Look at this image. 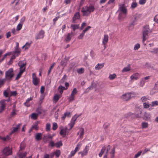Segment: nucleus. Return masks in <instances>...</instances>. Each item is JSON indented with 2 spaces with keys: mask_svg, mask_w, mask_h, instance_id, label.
I'll use <instances>...</instances> for the list:
<instances>
[{
  "mask_svg": "<svg viewBox=\"0 0 158 158\" xmlns=\"http://www.w3.org/2000/svg\"><path fill=\"white\" fill-rule=\"evenodd\" d=\"M117 12L118 13V19L120 21L123 20L126 17L127 13V9L123 4L119 5Z\"/></svg>",
  "mask_w": 158,
  "mask_h": 158,
  "instance_id": "1",
  "label": "nucleus"
},
{
  "mask_svg": "<svg viewBox=\"0 0 158 158\" xmlns=\"http://www.w3.org/2000/svg\"><path fill=\"white\" fill-rule=\"evenodd\" d=\"M94 10V5H90L89 6H86L83 7L81 9V12L83 16H87L93 12Z\"/></svg>",
  "mask_w": 158,
  "mask_h": 158,
  "instance_id": "2",
  "label": "nucleus"
},
{
  "mask_svg": "<svg viewBox=\"0 0 158 158\" xmlns=\"http://www.w3.org/2000/svg\"><path fill=\"white\" fill-rule=\"evenodd\" d=\"M152 32V31L150 29L148 25H146L143 27L142 32V38L143 42L148 39L149 35Z\"/></svg>",
  "mask_w": 158,
  "mask_h": 158,
  "instance_id": "3",
  "label": "nucleus"
},
{
  "mask_svg": "<svg viewBox=\"0 0 158 158\" xmlns=\"http://www.w3.org/2000/svg\"><path fill=\"white\" fill-rule=\"evenodd\" d=\"M13 70L12 68H10L5 73V78L7 80L11 79L14 76Z\"/></svg>",
  "mask_w": 158,
  "mask_h": 158,
  "instance_id": "4",
  "label": "nucleus"
},
{
  "mask_svg": "<svg viewBox=\"0 0 158 158\" xmlns=\"http://www.w3.org/2000/svg\"><path fill=\"white\" fill-rule=\"evenodd\" d=\"M79 116V115L76 114L72 117L70 123L68 124V125L70 128V130L72 129L75 123V121Z\"/></svg>",
  "mask_w": 158,
  "mask_h": 158,
  "instance_id": "5",
  "label": "nucleus"
},
{
  "mask_svg": "<svg viewBox=\"0 0 158 158\" xmlns=\"http://www.w3.org/2000/svg\"><path fill=\"white\" fill-rule=\"evenodd\" d=\"M32 82L35 86H37L40 83V79L37 77L35 74L33 73L32 74Z\"/></svg>",
  "mask_w": 158,
  "mask_h": 158,
  "instance_id": "6",
  "label": "nucleus"
},
{
  "mask_svg": "<svg viewBox=\"0 0 158 158\" xmlns=\"http://www.w3.org/2000/svg\"><path fill=\"white\" fill-rule=\"evenodd\" d=\"M89 147L88 145H86L85 148L82 151L78 153V154H81V157L86 156L88 153L89 150Z\"/></svg>",
  "mask_w": 158,
  "mask_h": 158,
  "instance_id": "7",
  "label": "nucleus"
},
{
  "mask_svg": "<svg viewBox=\"0 0 158 158\" xmlns=\"http://www.w3.org/2000/svg\"><path fill=\"white\" fill-rule=\"evenodd\" d=\"M108 35L107 34L104 35L102 39V45L104 46V49L106 48V45L108 43Z\"/></svg>",
  "mask_w": 158,
  "mask_h": 158,
  "instance_id": "8",
  "label": "nucleus"
},
{
  "mask_svg": "<svg viewBox=\"0 0 158 158\" xmlns=\"http://www.w3.org/2000/svg\"><path fill=\"white\" fill-rule=\"evenodd\" d=\"M131 93H128L123 94L121 96V98L124 101H127L131 98Z\"/></svg>",
  "mask_w": 158,
  "mask_h": 158,
  "instance_id": "9",
  "label": "nucleus"
},
{
  "mask_svg": "<svg viewBox=\"0 0 158 158\" xmlns=\"http://www.w3.org/2000/svg\"><path fill=\"white\" fill-rule=\"evenodd\" d=\"M26 63L24 61H20L18 63V65L19 67L20 70L25 69V65Z\"/></svg>",
  "mask_w": 158,
  "mask_h": 158,
  "instance_id": "10",
  "label": "nucleus"
},
{
  "mask_svg": "<svg viewBox=\"0 0 158 158\" xmlns=\"http://www.w3.org/2000/svg\"><path fill=\"white\" fill-rule=\"evenodd\" d=\"M2 152L5 155L7 156L11 154V151L10 148L9 147H6L3 150Z\"/></svg>",
  "mask_w": 158,
  "mask_h": 158,
  "instance_id": "11",
  "label": "nucleus"
},
{
  "mask_svg": "<svg viewBox=\"0 0 158 158\" xmlns=\"http://www.w3.org/2000/svg\"><path fill=\"white\" fill-rule=\"evenodd\" d=\"M140 77V74L137 73H135L132 75L130 77L131 80H137Z\"/></svg>",
  "mask_w": 158,
  "mask_h": 158,
  "instance_id": "12",
  "label": "nucleus"
},
{
  "mask_svg": "<svg viewBox=\"0 0 158 158\" xmlns=\"http://www.w3.org/2000/svg\"><path fill=\"white\" fill-rule=\"evenodd\" d=\"M74 35V34L72 32L68 33L65 38L64 40L66 42H69Z\"/></svg>",
  "mask_w": 158,
  "mask_h": 158,
  "instance_id": "13",
  "label": "nucleus"
},
{
  "mask_svg": "<svg viewBox=\"0 0 158 158\" xmlns=\"http://www.w3.org/2000/svg\"><path fill=\"white\" fill-rule=\"evenodd\" d=\"M6 100H3L0 101V104L1 106H0V113H2L3 111L4 110L5 106Z\"/></svg>",
  "mask_w": 158,
  "mask_h": 158,
  "instance_id": "14",
  "label": "nucleus"
},
{
  "mask_svg": "<svg viewBox=\"0 0 158 158\" xmlns=\"http://www.w3.org/2000/svg\"><path fill=\"white\" fill-rule=\"evenodd\" d=\"M158 91V83L156 82L155 84V86L154 87L153 89L151 91L150 93L151 94H153Z\"/></svg>",
  "mask_w": 158,
  "mask_h": 158,
  "instance_id": "15",
  "label": "nucleus"
},
{
  "mask_svg": "<svg viewBox=\"0 0 158 158\" xmlns=\"http://www.w3.org/2000/svg\"><path fill=\"white\" fill-rule=\"evenodd\" d=\"M67 130V127H65L64 128H60V135L63 137L65 136L66 135Z\"/></svg>",
  "mask_w": 158,
  "mask_h": 158,
  "instance_id": "16",
  "label": "nucleus"
},
{
  "mask_svg": "<svg viewBox=\"0 0 158 158\" xmlns=\"http://www.w3.org/2000/svg\"><path fill=\"white\" fill-rule=\"evenodd\" d=\"M44 32L43 31H40L35 37L36 39L37 40L43 38L44 37Z\"/></svg>",
  "mask_w": 158,
  "mask_h": 158,
  "instance_id": "17",
  "label": "nucleus"
},
{
  "mask_svg": "<svg viewBox=\"0 0 158 158\" xmlns=\"http://www.w3.org/2000/svg\"><path fill=\"white\" fill-rule=\"evenodd\" d=\"M84 132V129L83 128H81L79 129V130L77 133V134L79 135V137L81 139L83 137Z\"/></svg>",
  "mask_w": 158,
  "mask_h": 158,
  "instance_id": "18",
  "label": "nucleus"
},
{
  "mask_svg": "<svg viewBox=\"0 0 158 158\" xmlns=\"http://www.w3.org/2000/svg\"><path fill=\"white\" fill-rule=\"evenodd\" d=\"M32 42L31 41L27 42L22 47V48H24L25 50L28 49L31 46V44H32Z\"/></svg>",
  "mask_w": 158,
  "mask_h": 158,
  "instance_id": "19",
  "label": "nucleus"
},
{
  "mask_svg": "<svg viewBox=\"0 0 158 158\" xmlns=\"http://www.w3.org/2000/svg\"><path fill=\"white\" fill-rule=\"evenodd\" d=\"M142 113L141 110L140 108L137 109L135 113V114L136 118H139L141 116Z\"/></svg>",
  "mask_w": 158,
  "mask_h": 158,
  "instance_id": "20",
  "label": "nucleus"
},
{
  "mask_svg": "<svg viewBox=\"0 0 158 158\" xmlns=\"http://www.w3.org/2000/svg\"><path fill=\"white\" fill-rule=\"evenodd\" d=\"M21 124H19L17 125L16 127H14L12 131L10 133V135H11L17 131L18 130V129L21 126Z\"/></svg>",
  "mask_w": 158,
  "mask_h": 158,
  "instance_id": "21",
  "label": "nucleus"
},
{
  "mask_svg": "<svg viewBox=\"0 0 158 158\" xmlns=\"http://www.w3.org/2000/svg\"><path fill=\"white\" fill-rule=\"evenodd\" d=\"M144 118L146 120L150 121L151 118V114L150 113L145 112L144 114Z\"/></svg>",
  "mask_w": 158,
  "mask_h": 158,
  "instance_id": "22",
  "label": "nucleus"
},
{
  "mask_svg": "<svg viewBox=\"0 0 158 158\" xmlns=\"http://www.w3.org/2000/svg\"><path fill=\"white\" fill-rule=\"evenodd\" d=\"M104 63H98L95 66V69L96 70H99L101 69L104 66Z\"/></svg>",
  "mask_w": 158,
  "mask_h": 158,
  "instance_id": "23",
  "label": "nucleus"
},
{
  "mask_svg": "<svg viewBox=\"0 0 158 158\" xmlns=\"http://www.w3.org/2000/svg\"><path fill=\"white\" fill-rule=\"evenodd\" d=\"M10 92V88H7L3 92V95L5 97H8L9 96V94Z\"/></svg>",
  "mask_w": 158,
  "mask_h": 158,
  "instance_id": "24",
  "label": "nucleus"
},
{
  "mask_svg": "<svg viewBox=\"0 0 158 158\" xmlns=\"http://www.w3.org/2000/svg\"><path fill=\"white\" fill-rule=\"evenodd\" d=\"M80 18V15L79 13L77 12L73 16V19L72 23H75V21L77 19H78Z\"/></svg>",
  "mask_w": 158,
  "mask_h": 158,
  "instance_id": "25",
  "label": "nucleus"
},
{
  "mask_svg": "<svg viewBox=\"0 0 158 158\" xmlns=\"http://www.w3.org/2000/svg\"><path fill=\"white\" fill-rule=\"evenodd\" d=\"M131 69V67L130 65H128L127 66L125 67L122 70V73H125L130 71Z\"/></svg>",
  "mask_w": 158,
  "mask_h": 158,
  "instance_id": "26",
  "label": "nucleus"
},
{
  "mask_svg": "<svg viewBox=\"0 0 158 158\" xmlns=\"http://www.w3.org/2000/svg\"><path fill=\"white\" fill-rule=\"evenodd\" d=\"M150 98L148 96H143L140 99V100L143 102H145L148 100H149Z\"/></svg>",
  "mask_w": 158,
  "mask_h": 158,
  "instance_id": "27",
  "label": "nucleus"
},
{
  "mask_svg": "<svg viewBox=\"0 0 158 158\" xmlns=\"http://www.w3.org/2000/svg\"><path fill=\"white\" fill-rule=\"evenodd\" d=\"M60 150H56L53 152V156L55 155L57 157H58L60 156Z\"/></svg>",
  "mask_w": 158,
  "mask_h": 158,
  "instance_id": "28",
  "label": "nucleus"
},
{
  "mask_svg": "<svg viewBox=\"0 0 158 158\" xmlns=\"http://www.w3.org/2000/svg\"><path fill=\"white\" fill-rule=\"evenodd\" d=\"M33 99L32 97H31L30 98L27 99L26 101V102L25 103V105L27 107H28L30 106V104L29 103L30 101H31Z\"/></svg>",
  "mask_w": 158,
  "mask_h": 158,
  "instance_id": "29",
  "label": "nucleus"
},
{
  "mask_svg": "<svg viewBox=\"0 0 158 158\" xmlns=\"http://www.w3.org/2000/svg\"><path fill=\"white\" fill-rule=\"evenodd\" d=\"M117 77L115 73L110 74L108 77V78L110 80H112L115 78Z\"/></svg>",
  "mask_w": 158,
  "mask_h": 158,
  "instance_id": "30",
  "label": "nucleus"
},
{
  "mask_svg": "<svg viewBox=\"0 0 158 158\" xmlns=\"http://www.w3.org/2000/svg\"><path fill=\"white\" fill-rule=\"evenodd\" d=\"M67 88H65L64 87L62 86L61 85L59 86L58 87V90L60 93L61 94L63 93L64 90L66 89Z\"/></svg>",
  "mask_w": 158,
  "mask_h": 158,
  "instance_id": "31",
  "label": "nucleus"
},
{
  "mask_svg": "<svg viewBox=\"0 0 158 158\" xmlns=\"http://www.w3.org/2000/svg\"><path fill=\"white\" fill-rule=\"evenodd\" d=\"M141 126L142 129H145L148 127V123L143 122L141 123Z\"/></svg>",
  "mask_w": 158,
  "mask_h": 158,
  "instance_id": "32",
  "label": "nucleus"
},
{
  "mask_svg": "<svg viewBox=\"0 0 158 158\" xmlns=\"http://www.w3.org/2000/svg\"><path fill=\"white\" fill-rule=\"evenodd\" d=\"M82 145V144L81 142H79L77 144L76 147L75 148L74 150L76 152L79 151Z\"/></svg>",
  "mask_w": 158,
  "mask_h": 158,
  "instance_id": "33",
  "label": "nucleus"
},
{
  "mask_svg": "<svg viewBox=\"0 0 158 158\" xmlns=\"http://www.w3.org/2000/svg\"><path fill=\"white\" fill-rule=\"evenodd\" d=\"M150 104L148 102H144L143 103V106L144 108L145 109H148L150 107Z\"/></svg>",
  "mask_w": 158,
  "mask_h": 158,
  "instance_id": "34",
  "label": "nucleus"
},
{
  "mask_svg": "<svg viewBox=\"0 0 158 158\" xmlns=\"http://www.w3.org/2000/svg\"><path fill=\"white\" fill-rule=\"evenodd\" d=\"M158 106V101H152L150 104L151 107H154Z\"/></svg>",
  "mask_w": 158,
  "mask_h": 158,
  "instance_id": "35",
  "label": "nucleus"
},
{
  "mask_svg": "<svg viewBox=\"0 0 158 158\" xmlns=\"http://www.w3.org/2000/svg\"><path fill=\"white\" fill-rule=\"evenodd\" d=\"M24 71L23 69L20 70V71L17 75L16 78V79L17 80L19 79L21 77V75Z\"/></svg>",
  "mask_w": 158,
  "mask_h": 158,
  "instance_id": "36",
  "label": "nucleus"
},
{
  "mask_svg": "<svg viewBox=\"0 0 158 158\" xmlns=\"http://www.w3.org/2000/svg\"><path fill=\"white\" fill-rule=\"evenodd\" d=\"M20 52V50L19 48H15L14 53L16 56H18Z\"/></svg>",
  "mask_w": 158,
  "mask_h": 158,
  "instance_id": "37",
  "label": "nucleus"
},
{
  "mask_svg": "<svg viewBox=\"0 0 158 158\" xmlns=\"http://www.w3.org/2000/svg\"><path fill=\"white\" fill-rule=\"evenodd\" d=\"M42 134L41 133H37L35 136V138L38 141L41 139Z\"/></svg>",
  "mask_w": 158,
  "mask_h": 158,
  "instance_id": "38",
  "label": "nucleus"
},
{
  "mask_svg": "<svg viewBox=\"0 0 158 158\" xmlns=\"http://www.w3.org/2000/svg\"><path fill=\"white\" fill-rule=\"evenodd\" d=\"M27 154V152H25L24 153H20L19 154V158H24L26 157Z\"/></svg>",
  "mask_w": 158,
  "mask_h": 158,
  "instance_id": "39",
  "label": "nucleus"
},
{
  "mask_svg": "<svg viewBox=\"0 0 158 158\" xmlns=\"http://www.w3.org/2000/svg\"><path fill=\"white\" fill-rule=\"evenodd\" d=\"M38 114L35 113H33L31 115V117L32 119H36L38 117Z\"/></svg>",
  "mask_w": 158,
  "mask_h": 158,
  "instance_id": "40",
  "label": "nucleus"
},
{
  "mask_svg": "<svg viewBox=\"0 0 158 158\" xmlns=\"http://www.w3.org/2000/svg\"><path fill=\"white\" fill-rule=\"evenodd\" d=\"M61 97V95L55 94L54 97L53 99L56 102H57Z\"/></svg>",
  "mask_w": 158,
  "mask_h": 158,
  "instance_id": "41",
  "label": "nucleus"
},
{
  "mask_svg": "<svg viewBox=\"0 0 158 158\" xmlns=\"http://www.w3.org/2000/svg\"><path fill=\"white\" fill-rule=\"evenodd\" d=\"M79 25L76 24H72L70 26V27L73 29L74 31L76 29H78L79 28Z\"/></svg>",
  "mask_w": 158,
  "mask_h": 158,
  "instance_id": "42",
  "label": "nucleus"
},
{
  "mask_svg": "<svg viewBox=\"0 0 158 158\" xmlns=\"http://www.w3.org/2000/svg\"><path fill=\"white\" fill-rule=\"evenodd\" d=\"M17 94L16 91H11L10 90V93L9 94V96H15Z\"/></svg>",
  "mask_w": 158,
  "mask_h": 158,
  "instance_id": "43",
  "label": "nucleus"
},
{
  "mask_svg": "<svg viewBox=\"0 0 158 158\" xmlns=\"http://www.w3.org/2000/svg\"><path fill=\"white\" fill-rule=\"evenodd\" d=\"M84 69L83 68H81L77 69V73L79 74L83 73L84 72Z\"/></svg>",
  "mask_w": 158,
  "mask_h": 158,
  "instance_id": "44",
  "label": "nucleus"
},
{
  "mask_svg": "<svg viewBox=\"0 0 158 158\" xmlns=\"http://www.w3.org/2000/svg\"><path fill=\"white\" fill-rule=\"evenodd\" d=\"M105 149H106V148L105 146H103L102 147V148L100 151V152L99 154V156L100 157H101L102 156Z\"/></svg>",
  "mask_w": 158,
  "mask_h": 158,
  "instance_id": "45",
  "label": "nucleus"
},
{
  "mask_svg": "<svg viewBox=\"0 0 158 158\" xmlns=\"http://www.w3.org/2000/svg\"><path fill=\"white\" fill-rule=\"evenodd\" d=\"M77 91L76 88H74L73 90L71 92V94L74 96L75 97V95L77 93Z\"/></svg>",
  "mask_w": 158,
  "mask_h": 158,
  "instance_id": "46",
  "label": "nucleus"
},
{
  "mask_svg": "<svg viewBox=\"0 0 158 158\" xmlns=\"http://www.w3.org/2000/svg\"><path fill=\"white\" fill-rule=\"evenodd\" d=\"M0 138L2 139L3 141H7L10 139V136L7 135L6 137H0Z\"/></svg>",
  "mask_w": 158,
  "mask_h": 158,
  "instance_id": "47",
  "label": "nucleus"
},
{
  "mask_svg": "<svg viewBox=\"0 0 158 158\" xmlns=\"http://www.w3.org/2000/svg\"><path fill=\"white\" fill-rule=\"evenodd\" d=\"M150 52L153 53L158 54V48H153L150 51Z\"/></svg>",
  "mask_w": 158,
  "mask_h": 158,
  "instance_id": "48",
  "label": "nucleus"
},
{
  "mask_svg": "<svg viewBox=\"0 0 158 158\" xmlns=\"http://www.w3.org/2000/svg\"><path fill=\"white\" fill-rule=\"evenodd\" d=\"M68 99L70 102L73 101L75 99V96L71 94L69 96Z\"/></svg>",
  "mask_w": 158,
  "mask_h": 158,
  "instance_id": "49",
  "label": "nucleus"
},
{
  "mask_svg": "<svg viewBox=\"0 0 158 158\" xmlns=\"http://www.w3.org/2000/svg\"><path fill=\"white\" fill-rule=\"evenodd\" d=\"M38 122H35V124L33 125L32 127V129H35L36 130H38Z\"/></svg>",
  "mask_w": 158,
  "mask_h": 158,
  "instance_id": "50",
  "label": "nucleus"
},
{
  "mask_svg": "<svg viewBox=\"0 0 158 158\" xmlns=\"http://www.w3.org/2000/svg\"><path fill=\"white\" fill-rule=\"evenodd\" d=\"M147 81H145L142 78L140 82V86L141 87H143L144 85L145 82Z\"/></svg>",
  "mask_w": 158,
  "mask_h": 158,
  "instance_id": "51",
  "label": "nucleus"
},
{
  "mask_svg": "<svg viewBox=\"0 0 158 158\" xmlns=\"http://www.w3.org/2000/svg\"><path fill=\"white\" fill-rule=\"evenodd\" d=\"M17 114V111L15 109H13V110L11 113L10 114V116L11 117L14 116L15 115Z\"/></svg>",
  "mask_w": 158,
  "mask_h": 158,
  "instance_id": "52",
  "label": "nucleus"
},
{
  "mask_svg": "<svg viewBox=\"0 0 158 158\" xmlns=\"http://www.w3.org/2000/svg\"><path fill=\"white\" fill-rule=\"evenodd\" d=\"M51 127V124L49 123H48L46 124V130L47 131H49L50 130Z\"/></svg>",
  "mask_w": 158,
  "mask_h": 158,
  "instance_id": "53",
  "label": "nucleus"
},
{
  "mask_svg": "<svg viewBox=\"0 0 158 158\" xmlns=\"http://www.w3.org/2000/svg\"><path fill=\"white\" fill-rule=\"evenodd\" d=\"M23 25L21 23H19L17 26L16 30L18 31L21 30L22 27Z\"/></svg>",
  "mask_w": 158,
  "mask_h": 158,
  "instance_id": "54",
  "label": "nucleus"
},
{
  "mask_svg": "<svg viewBox=\"0 0 158 158\" xmlns=\"http://www.w3.org/2000/svg\"><path fill=\"white\" fill-rule=\"evenodd\" d=\"M137 6V3L135 1H134L132 3L131 6V7L132 8L134 9Z\"/></svg>",
  "mask_w": 158,
  "mask_h": 158,
  "instance_id": "55",
  "label": "nucleus"
},
{
  "mask_svg": "<svg viewBox=\"0 0 158 158\" xmlns=\"http://www.w3.org/2000/svg\"><path fill=\"white\" fill-rule=\"evenodd\" d=\"M145 67L149 69H152L153 68V67L151 66V64L148 63H147L146 64Z\"/></svg>",
  "mask_w": 158,
  "mask_h": 158,
  "instance_id": "56",
  "label": "nucleus"
},
{
  "mask_svg": "<svg viewBox=\"0 0 158 158\" xmlns=\"http://www.w3.org/2000/svg\"><path fill=\"white\" fill-rule=\"evenodd\" d=\"M95 84L94 83H93L89 87L86 89V90H87L88 92L90 90H91L93 89L94 86V85Z\"/></svg>",
  "mask_w": 158,
  "mask_h": 158,
  "instance_id": "57",
  "label": "nucleus"
},
{
  "mask_svg": "<svg viewBox=\"0 0 158 158\" xmlns=\"http://www.w3.org/2000/svg\"><path fill=\"white\" fill-rule=\"evenodd\" d=\"M62 145V143L61 141L57 142L55 143V145L57 148H59Z\"/></svg>",
  "mask_w": 158,
  "mask_h": 158,
  "instance_id": "58",
  "label": "nucleus"
},
{
  "mask_svg": "<svg viewBox=\"0 0 158 158\" xmlns=\"http://www.w3.org/2000/svg\"><path fill=\"white\" fill-rule=\"evenodd\" d=\"M140 47V45L139 44H136L134 46V49L136 50H138Z\"/></svg>",
  "mask_w": 158,
  "mask_h": 158,
  "instance_id": "59",
  "label": "nucleus"
},
{
  "mask_svg": "<svg viewBox=\"0 0 158 158\" xmlns=\"http://www.w3.org/2000/svg\"><path fill=\"white\" fill-rule=\"evenodd\" d=\"M55 63H54L52 64V65L50 66L49 70L48 71V75H49L50 72L51 71L52 69L53 68V67L55 65Z\"/></svg>",
  "mask_w": 158,
  "mask_h": 158,
  "instance_id": "60",
  "label": "nucleus"
},
{
  "mask_svg": "<svg viewBox=\"0 0 158 158\" xmlns=\"http://www.w3.org/2000/svg\"><path fill=\"white\" fill-rule=\"evenodd\" d=\"M150 151V148H145L143 150L142 152V155H144L148 152Z\"/></svg>",
  "mask_w": 158,
  "mask_h": 158,
  "instance_id": "61",
  "label": "nucleus"
},
{
  "mask_svg": "<svg viewBox=\"0 0 158 158\" xmlns=\"http://www.w3.org/2000/svg\"><path fill=\"white\" fill-rule=\"evenodd\" d=\"M142 153V151L140 150L137 153L135 154L134 158H137L138 157H139L141 155V153Z\"/></svg>",
  "mask_w": 158,
  "mask_h": 158,
  "instance_id": "62",
  "label": "nucleus"
},
{
  "mask_svg": "<svg viewBox=\"0 0 158 158\" xmlns=\"http://www.w3.org/2000/svg\"><path fill=\"white\" fill-rule=\"evenodd\" d=\"M85 34L82 31V33L77 37L78 39H82L83 38Z\"/></svg>",
  "mask_w": 158,
  "mask_h": 158,
  "instance_id": "63",
  "label": "nucleus"
},
{
  "mask_svg": "<svg viewBox=\"0 0 158 158\" xmlns=\"http://www.w3.org/2000/svg\"><path fill=\"white\" fill-rule=\"evenodd\" d=\"M26 19V17L24 16H23L22 18L20 20V21L19 23H21L22 24H23V23Z\"/></svg>",
  "mask_w": 158,
  "mask_h": 158,
  "instance_id": "64",
  "label": "nucleus"
}]
</instances>
